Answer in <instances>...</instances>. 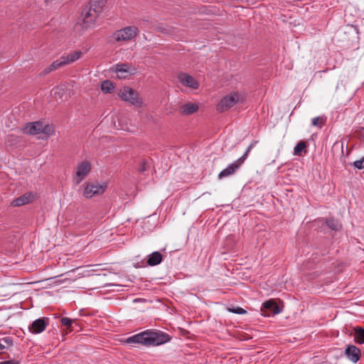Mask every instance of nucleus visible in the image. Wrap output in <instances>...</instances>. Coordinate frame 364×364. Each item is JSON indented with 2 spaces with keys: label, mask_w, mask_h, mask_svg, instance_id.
Wrapping results in <instances>:
<instances>
[{
  "label": "nucleus",
  "mask_w": 364,
  "mask_h": 364,
  "mask_svg": "<svg viewBox=\"0 0 364 364\" xmlns=\"http://www.w3.org/2000/svg\"><path fill=\"white\" fill-rule=\"evenodd\" d=\"M171 340V336L161 331H145L128 337L127 344H141L146 346H155L164 344Z\"/></svg>",
  "instance_id": "f257e3e1"
},
{
  "label": "nucleus",
  "mask_w": 364,
  "mask_h": 364,
  "mask_svg": "<svg viewBox=\"0 0 364 364\" xmlns=\"http://www.w3.org/2000/svg\"><path fill=\"white\" fill-rule=\"evenodd\" d=\"M105 0H90L89 5L82 11L78 23L84 28H92L105 4Z\"/></svg>",
  "instance_id": "f03ea898"
},
{
  "label": "nucleus",
  "mask_w": 364,
  "mask_h": 364,
  "mask_svg": "<svg viewBox=\"0 0 364 364\" xmlns=\"http://www.w3.org/2000/svg\"><path fill=\"white\" fill-rule=\"evenodd\" d=\"M22 131L24 134L30 135H37L43 134L46 136H50L54 132V128L48 124H43L41 122H35L27 123Z\"/></svg>",
  "instance_id": "7ed1b4c3"
},
{
  "label": "nucleus",
  "mask_w": 364,
  "mask_h": 364,
  "mask_svg": "<svg viewBox=\"0 0 364 364\" xmlns=\"http://www.w3.org/2000/svg\"><path fill=\"white\" fill-rule=\"evenodd\" d=\"M138 33L139 30L136 26H127L114 32L112 38L117 42L127 41L136 37Z\"/></svg>",
  "instance_id": "20e7f679"
},
{
  "label": "nucleus",
  "mask_w": 364,
  "mask_h": 364,
  "mask_svg": "<svg viewBox=\"0 0 364 364\" xmlns=\"http://www.w3.org/2000/svg\"><path fill=\"white\" fill-rule=\"evenodd\" d=\"M119 97L126 102H129L134 105H139L141 101L138 96L137 92L129 87H124L119 92Z\"/></svg>",
  "instance_id": "39448f33"
},
{
  "label": "nucleus",
  "mask_w": 364,
  "mask_h": 364,
  "mask_svg": "<svg viewBox=\"0 0 364 364\" xmlns=\"http://www.w3.org/2000/svg\"><path fill=\"white\" fill-rule=\"evenodd\" d=\"M239 95L236 92L231 93L221 99L217 105V110L220 112H223L232 106H234L239 101Z\"/></svg>",
  "instance_id": "423d86ee"
},
{
  "label": "nucleus",
  "mask_w": 364,
  "mask_h": 364,
  "mask_svg": "<svg viewBox=\"0 0 364 364\" xmlns=\"http://www.w3.org/2000/svg\"><path fill=\"white\" fill-rule=\"evenodd\" d=\"M282 311V309L277 305L274 299H269L264 301L261 307L262 314L264 316L277 315L281 313Z\"/></svg>",
  "instance_id": "0eeeda50"
},
{
  "label": "nucleus",
  "mask_w": 364,
  "mask_h": 364,
  "mask_svg": "<svg viewBox=\"0 0 364 364\" xmlns=\"http://www.w3.org/2000/svg\"><path fill=\"white\" fill-rule=\"evenodd\" d=\"M90 170V163L86 161L80 162L76 168V174L74 178L75 182L80 183L88 175Z\"/></svg>",
  "instance_id": "6e6552de"
},
{
  "label": "nucleus",
  "mask_w": 364,
  "mask_h": 364,
  "mask_svg": "<svg viewBox=\"0 0 364 364\" xmlns=\"http://www.w3.org/2000/svg\"><path fill=\"white\" fill-rule=\"evenodd\" d=\"M136 68L128 64L122 63L114 65V72L117 73V77L119 79H125L128 76L136 73Z\"/></svg>",
  "instance_id": "1a4fd4ad"
},
{
  "label": "nucleus",
  "mask_w": 364,
  "mask_h": 364,
  "mask_svg": "<svg viewBox=\"0 0 364 364\" xmlns=\"http://www.w3.org/2000/svg\"><path fill=\"white\" fill-rule=\"evenodd\" d=\"M105 186L98 183H87L84 190V196L90 198L95 196H99L105 192Z\"/></svg>",
  "instance_id": "9d476101"
},
{
  "label": "nucleus",
  "mask_w": 364,
  "mask_h": 364,
  "mask_svg": "<svg viewBox=\"0 0 364 364\" xmlns=\"http://www.w3.org/2000/svg\"><path fill=\"white\" fill-rule=\"evenodd\" d=\"M36 198V195L33 192H27L23 195L13 200L11 205L13 207H20L32 203Z\"/></svg>",
  "instance_id": "9b49d317"
},
{
  "label": "nucleus",
  "mask_w": 364,
  "mask_h": 364,
  "mask_svg": "<svg viewBox=\"0 0 364 364\" xmlns=\"http://www.w3.org/2000/svg\"><path fill=\"white\" fill-rule=\"evenodd\" d=\"M48 324V318L46 317L40 318L36 319L32 322V323L29 326L28 329L29 331L32 333H42L46 328Z\"/></svg>",
  "instance_id": "f8f14e48"
},
{
  "label": "nucleus",
  "mask_w": 364,
  "mask_h": 364,
  "mask_svg": "<svg viewBox=\"0 0 364 364\" xmlns=\"http://www.w3.org/2000/svg\"><path fill=\"white\" fill-rule=\"evenodd\" d=\"M243 163L244 161L241 158H239L237 160L228 165L227 168L220 171L218 175V178H223L232 175Z\"/></svg>",
  "instance_id": "ddd939ff"
},
{
  "label": "nucleus",
  "mask_w": 364,
  "mask_h": 364,
  "mask_svg": "<svg viewBox=\"0 0 364 364\" xmlns=\"http://www.w3.org/2000/svg\"><path fill=\"white\" fill-rule=\"evenodd\" d=\"M347 358L353 363H357L360 358V351L355 346H349L345 350Z\"/></svg>",
  "instance_id": "4468645a"
},
{
  "label": "nucleus",
  "mask_w": 364,
  "mask_h": 364,
  "mask_svg": "<svg viewBox=\"0 0 364 364\" xmlns=\"http://www.w3.org/2000/svg\"><path fill=\"white\" fill-rule=\"evenodd\" d=\"M178 80L183 85L196 89L198 86L197 81L191 75L186 73H181L178 75Z\"/></svg>",
  "instance_id": "2eb2a0df"
},
{
  "label": "nucleus",
  "mask_w": 364,
  "mask_h": 364,
  "mask_svg": "<svg viewBox=\"0 0 364 364\" xmlns=\"http://www.w3.org/2000/svg\"><path fill=\"white\" fill-rule=\"evenodd\" d=\"M51 92L56 100H60V101H65L67 100L68 97L66 86L65 85H60V86L53 88Z\"/></svg>",
  "instance_id": "dca6fc26"
},
{
  "label": "nucleus",
  "mask_w": 364,
  "mask_h": 364,
  "mask_svg": "<svg viewBox=\"0 0 364 364\" xmlns=\"http://www.w3.org/2000/svg\"><path fill=\"white\" fill-rule=\"evenodd\" d=\"M82 54V53L81 51L75 50V51L69 53L66 55H63L60 58L63 65H65L67 64L74 63L75 61L78 60L81 57Z\"/></svg>",
  "instance_id": "f3484780"
},
{
  "label": "nucleus",
  "mask_w": 364,
  "mask_h": 364,
  "mask_svg": "<svg viewBox=\"0 0 364 364\" xmlns=\"http://www.w3.org/2000/svg\"><path fill=\"white\" fill-rule=\"evenodd\" d=\"M198 109L197 104L188 102L179 107L178 111L183 115H190L195 113Z\"/></svg>",
  "instance_id": "a211bd4d"
},
{
  "label": "nucleus",
  "mask_w": 364,
  "mask_h": 364,
  "mask_svg": "<svg viewBox=\"0 0 364 364\" xmlns=\"http://www.w3.org/2000/svg\"><path fill=\"white\" fill-rule=\"evenodd\" d=\"M162 260V255L159 252L155 251L147 256L146 264L149 266L153 267L159 264Z\"/></svg>",
  "instance_id": "6ab92c4d"
},
{
  "label": "nucleus",
  "mask_w": 364,
  "mask_h": 364,
  "mask_svg": "<svg viewBox=\"0 0 364 364\" xmlns=\"http://www.w3.org/2000/svg\"><path fill=\"white\" fill-rule=\"evenodd\" d=\"M64 66L60 58L55 60L48 67L46 68L41 73L40 75L43 77L50 72L55 70L56 69Z\"/></svg>",
  "instance_id": "aec40b11"
},
{
  "label": "nucleus",
  "mask_w": 364,
  "mask_h": 364,
  "mask_svg": "<svg viewBox=\"0 0 364 364\" xmlns=\"http://www.w3.org/2000/svg\"><path fill=\"white\" fill-rule=\"evenodd\" d=\"M306 144L304 141H300L294 149V155L301 156L302 153L306 152Z\"/></svg>",
  "instance_id": "412c9836"
},
{
  "label": "nucleus",
  "mask_w": 364,
  "mask_h": 364,
  "mask_svg": "<svg viewBox=\"0 0 364 364\" xmlns=\"http://www.w3.org/2000/svg\"><path fill=\"white\" fill-rule=\"evenodd\" d=\"M354 338L355 342L363 344L364 343V328H358L355 329Z\"/></svg>",
  "instance_id": "4be33fe9"
},
{
  "label": "nucleus",
  "mask_w": 364,
  "mask_h": 364,
  "mask_svg": "<svg viewBox=\"0 0 364 364\" xmlns=\"http://www.w3.org/2000/svg\"><path fill=\"white\" fill-rule=\"evenodd\" d=\"M101 90L105 93H110L114 90V85L109 80H105L101 84Z\"/></svg>",
  "instance_id": "5701e85b"
},
{
  "label": "nucleus",
  "mask_w": 364,
  "mask_h": 364,
  "mask_svg": "<svg viewBox=\"0 0 364 364\" xmlns=\"http://www.w3.org/2000/svg\"><path fill=\"white\" fill-rule=\"evenodd\" d=\"M326 223L327 226L332 230H338L341 228V225L337 220L334 218H328L326 220Z\"/></svg>",
  "instance_id": "b1692460"
},
{
  "label": "nucleus",
  "mask_w": 364,
  "mask_h": 364,
  "mask_svg": "<svg viewBox=\"0 0 364 364\" xmlns=\"http://www.w3.org/2000/svg\"><path fill=\"white\" fill-rule=\"evenodd\" d=\"M150 162L148 159H141L139 162L138 170L139 172L143 173L150 167Z\"/></svg>",
  "instance_id": "393cba45"
},
{
  "label": "nucleus",
  "mask_w": 364,
  "mask_h": 364,
  "mask_svg": "<svg viewBox=\"0 0 364 364\" xmlns=\"http://www.w3.org/2000/svg\"><path fill=\"white\" fill-rule=\"evenodd\" d=\"M325 123V119L323 117H316L311 119V124L314 127H321Z\"/></svg>",
  "instance_id": "a878e982"
},
{
  "label": "nucleus",
  "mask_w": 364,
  "mask_h": 364,
  "mask_svg": "<svg viewBox=\"0 0 364 364\" xmlns=\"http://www.w3.org/2000/svg\"><path fill=\"white\" fill-rule=\"evenodd\" d=\"M257 143V141H252V143L249 145V146L247 147V149H246L245 152L244 153V154L240 157L244 161H245V159H247V156H248V154L250 153V151H251V149L256 145V144Z\"/></svg>",
  "instance_id": "bb28decb"
},
{
  "label": "nucleus",
  "mask_w": 364,
  "mask_h": 364,
  "mask_svg": "<svg viewBox=\"0 0 364 364\" xmlns=\"http://www.w3.org/2000/svg\"><path fill=\"white\" fill-rule=\"evenodd\" d=\"M257 143V141H252V143L249 145V146L247 147V149H246L245 152L244 153V154L240 157L244 161H245V159H247V156H248V154L250 153V151H251V149L256 145V144Z\"/></svg>",
  "instance_id": "cd10ccee"
},
{
  "label": "nucleus",
  "mask_w": 364,
  "mask_h": 364,
  "mask_svg": "<svg viewBox=\"0 0 364 364\" xmlns=\"http://www.w3.org/2000/svg\"><path fill=\"white\" fill-rule=\"evenodd\" d=\"M73 322V320H72L71 318H68V317H63L60 319L61 324L63 326L67 327L68 328L71 327Z\"/></svg>",
  "instance_id": "c85d7f7f"
},
{
  "label": "nucleus",
  "mask_w": 364,
  "mask_h": 364,
  "mask_svg": "<svg viewBox=\"0 0 364 364\" xmlns=\"http://www.w3.org/2000/svg\"><path fill=\"white\" fill-rule=\"evenodd\" d=\"M229 311L237 314H245L247 312L244 309L241 307L229 309Z\"/></svg>",
  "instance_id": "c756f323"
},
{
  "label": "nucleus",
  "mask_w": 364,
  "mask_h": 364,
  "mask_svg": "<svg viewBox=\"0 0 364 364\" xmlns=\"http://www.w3.org/2000/svg\"><path fill=\"white\" fill-rule=\"evenodd\" d=\"M353 165L355 168L358 169H363L364 168V157L354 161Z\"/></svg>",
  "instance_id": "7c9ffc66"
},
{
  "label": "nucleus",
  "mask_w": 364,
  "mask_h": 364,
  "mask_svg": "<svg viewBox=\"0 0 364 364\" xmlns=\"http://www.w3.org/2000/svg\"><path fill=\"white\" fill-rule=\"evenodd\" d=\"M0 343H4L9 346L13 345V338L10 336L4 337L1 339Z\"/></svg>",
  "instance_id": "2f4dec72"
},
{
  "label": "nucleus",
  "mask_w": 364,
  "mask_h": 364,
  "mask_svg": "<svg viewBox=\"0 0 364 364\" xmlns=\"http://www.w3.org/2000/svg\"><path fill=\"white\" fill-rule=\"evenodd\" d=\"M0 364H18V361L10 360L0 362Z\"/></svg>",
  "instance_id": "473e14b6"
},
{
  "label": "nucleus",
  "mask_w": 364,
  "mask_h": 364,
  "mask_svg": "<svg viewBox=\"0 0 364 364\" xmlns=\"http://www.w3.org/2000/svg\"><path fill=\"white\" fill-rule=\"evenodd\" d=\"M4 349H5V346L4 343H0V351L1 350H3Z\"/></svg>",
  "instance_id": "72a5a7b5"
}]
</instances>
